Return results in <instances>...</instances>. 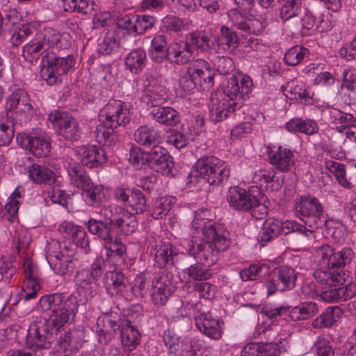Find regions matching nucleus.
Here are the masks:
<instances>
[{"label": "nucleus", "mask_w": 356, "mask_h": 356, "mask_svg": "<svg viewBox=\"0 0 356 356\" xmlns=\"http://www.w3.org/2000/svg\"><path fill=\"white\" fill-rule=\"evenodd\" d=\"M253 83L248 76L238 79L232 76L226 86L211 95L210 120L217 123L225 119H235L244 101L252 91Z\"/></svg>", "instance_id": "obj_1"}, {"label": "nucleus", "mask_w": 356, "mask_h": 356, "mask_svg": "<svg viewBox=\"0 0 356 356\" xmlns=\"http://www.w3.org/2000/svg\"><path fill=\"white\" fill-rule=\"evenodd\" d=\"M82 305L74 294L65 296L62 293H54L41 297L37 307L42 312L50 311L49 323L58 330L74 320Z\"/></svg>", "instance_id": "obj_2"}, {"label": "nucleus", "mask_w": 356, "mask_h": 356, "mask_svg": "<svg viewBox=\"0 0 356 356\" xmlns=\"http://www.w3.org/2000/svg\"><path fill=\"white\" fill-rule=\"evenodd\" d=\"M295 209L304 225L288 221L286 226L293 232L309 236L314 229H321L325 225L326 218L323 215V207L316 197L311 195L301 196L296 203Z\"/></svg>", "instance_id": "obj_3"}, {"label": "nucleus", "mask_w": 356, "mask_h": 356, "mask_svg": "<svg viewBox=\"0 0 356 356\" xmlns=\"http://www.w3.org/2000/svg\"><path fill=\"white\" fill-rule=\"evenodd\" d=\"M230 169L227 164L213 156H204L199 159L186 178L188 187H193L204 181L209 185L220 186L227 182Z\"/></svg>", "instance_id": "obj_4"}, {"label": "nucleus", "mask_w": 356, "mask_h": 356, "mask_svg": "<svg viewBox=\"0 0 356 356\" xmlns=\"http://www.w3.org/2000/svg\"><path fill=\"white\" fill-rule=\"evenodd\" d=\"M254 193H259L257 186L247 191L239 186L230 187L227 194V201L235 210L248 211L256 219L264 218L268 213V208L262 204Z\"/></svg>", "instance_id": "obj_5"}, {"label": "nucleus", "mask_w": 356, "mask_h": 356, "mask_svg": "<svg viewBox=\"0 0 356 356\" xmlns=\"http://www.w3.org/2000/svg\"><path fill=\"white\" fill-rule=\"evenodd\" d=\"M207 209L195 211L191 222L192 227L201 231L202 241L215 245L217 249L227 250L231 243L229 232L224 225L216 224L207 219Z\"/></svg>", "instance_id": "obj_6"}, {"label": "nucleus", "mask_w": 356, "mask_h": 356, "mask_svg": "<svg viewBox=\"0 0 356 356\" xmlns=\"http://www.w3.org/2000/svg\"><path fill=\"white\" fill-rule=\"evenodd\" d=\"M75 62L73 55L61 57L52 51L46 52L42 57L41 77L50 86L58 84L74 67Z\"/></svg>", "instance_id": "obj_7"}, {"label": "nucleus", "mask_w": 356, "mask_h": 356, "mask_svg": "<svg viewBox=\"0 0 356 356\" xmlns=\"http://www.w3.org/2000/svg\"><path fill=\"white\" fill-rule=\"evenodd\" d=\"M315 257L318 265L332 268H339L349 264L354 257V252L351 248H344L340 251H336L327 244L316 248Z\"/></svg>", "instance_id": "obj_8"}, {"label": "nucleus", "mask_w": 356, "mask_h": 356, "mask_svg": "<svg viewBox=\"0 0 356 356\" xmlns=\"http://www.w3.org/2000/svg\"><path fill=\"white\" fill-rule=\"evenodd\" d=\"M58 135L69 141H77L81 137V128L78 121L68 112L54 111L49 115Z\"/></svg>", "instance_id": "obj_9"}, {"label": "nucleus", "mask_w": 356, "mask_h": 356, "mask_svg": "<svg viewBox=\"0 0 356 356\" xmlns=\"http://www.w3.org/2000/svg\"><path fill=\"white\" fill-rule=\"evenodd\" d=\"M100 116L104 118L102 125L111 129L124 127L131 120L129 109L123 102L116 99L109 101L104 106Z\"/></svg>", "instance_id": "obj_10"}, {"label": "nucleus", "mask_w": 356, "mask_h": 356, "mask_svg": "<svg viewBox=\"0 0 356 356\" xmlns=\"http://www.w3.org/2000/svg\"><path fill=\"white\" fill-rule=\"evenodd\" d=\"M16 140L22 147L29 149L37 157H45L50 153L49 138L40 130L31 134L19 133L16 136Z\"/></svg>", "instance_id": "obj_11"}, {"label": "nucleus", "mask_w": 356, "mask_h": 356, "mask_svg": "<svg viewBox=\"0 0 356 356\" xmlns=\"http://www.w3.org/2000/svg\"><path fill=\"white\" fill-rule=\"evenodd\" d=\"M271 275L272 277L265 283L268 296H271L277 291L291 290L296 286L297 275L291 267L282 266L275 268Z\"/></svg>", "instance_id": "obj_12"}, {"label": "nucleus", "mask_w": 356, "mask_h": 356, "mask_svg": "<svg viewBox=\"0 0 356 356\" xmlns=\"http://www.w3.org/2000/svg\"><path fill=\"white\" fill-rule=\"evenodd\" d=\"M53 335L42 322L33 323L28 330L26 345L35 352L41 349H49L51 346Z\"/></svg>", "instance_id": "obj_13"}, {"label": "nucleus", "mask_w": 356, "mask_h": 356, "mask_svg": "<svg viewBox=\"0 0 356 356\" xmlns=\"http://www.w3.org/2000/svg\"><path fill=\"white\" fill-rule=\"evenodd\" d=\"M83 338V330L77 328L69 329L57 341L56 356H71L81 346Z\"/></svg>", "instance_id": "obj_14"}, {"label": "nucleus", "mask_w": 356, "mask_h": 356, "mask_svg": "<svg viewBox=\"0 0 356 356\" xmlns=\"http://www.w3.org/2000/svg\"><path fill=\"white\" fill-rule=\"evenodd\" d=\"M228 15L234 26L247 33L259 35L265 29L266 22L262 18H245L237 10H231Z\"/></svg>", "instance_id": "obj_15"}, {"label": "nucleus", "mask_w": 356, "mask_h": 356, "mask_svg": "<svg viewBox=\"0 0 356 356\" xmlns=\"http://www.w3.org/2000/svg\"><path fill=\"white\" fill-rule=\"evenodd\" d=\"M81 162L89 168H97L106 162L111 152L95 145L82 146L79 149Z\"/></svg>", "instance_id": "obj_16"}, {"label": "nucleus", "mask_w": 356, "mask_h": 356, "mask_svg": "<svg viewBox=\"0 0 356 356\" xmlns=\"http://www.w3.org/2000/svg\"><path fill=\"white\" fill-rule=\"evenodd\" d=\"M288 221L282 222L274 218L266 220L258 236V241L260 245H266V243L275 239L282 232L285 235L293 232V230L287 227Z\"/></svg>", "instance_id": "obj_17"}, {"label": "nucleus", "mask_w": 356, "mask_h": 356, "mask_svg": "<svg viewBox=\"0 0 356 356\" xmlns=\"http://www.w3.org/2000/svg\"><path fill=\"white\" fill-rule=\"evenodd\" d=\"M136 44V40L131 35L124 36L121 41H119L114 32H108L104 40L98 44L97 51L99 54L110 55L117 51L120 47L127 49Z\"/></svg>", "instance_id": "obj_18"}, {"label": "nucleus", "mask_w": 356, "mask_h": 356, "mask_svg": "<svg viewBox=\"0 0 356 356\" xmlns=\"http://www.w3.org/2000/svg\"><path fill=\"white\" fill-rule=\"evenodd\" d=\"M269 162L281 172H288L295 164L294 155L288 148L282 146L270 148L268 152Z\"/></svg>", "instance_id": "obj_19"}, {"label": "nucleus", "mask_w": 356, "mask_h": 356, "mask_svg": "<svg viewBox=\"0 0 356 356\" xmlns=\"http://www.w3.org/2000/svg\"><path fill=\"white\" fill-rule=\"evenodd\" d=\"M225 250L217 249L215 245L202 241L193 244L189 248L188 252L189 254L193 256L196 259L210 266L218 260L219 253Z\"/></svg>", "instance_id": "obj_20"}, {"label": "nucleus", "mask_w": 356, "mask_h": 356, "mask_svg": "<svg viewBox=\"0 0 356 356\" xmlns=\"http://www.w3.org/2000/svg\"><path fill=\"white\" fill-rule=\"evenodd\" d=\"M191 67L193 79L198 86V90H209L214 83L213 74L204 60H197Z\"/></svg>", "instance_id": "obj_21"}, {"label": "nucleus", "mask_w": 356, "mask_h": 356, "mask_svg": "<svg viewBox=\"0 0 356 356\" xmlns=\"http://www.w3.org/2000/svg\"><path fill=\"white\" fill-rule=\"evenodd\" d=\"M222 324L219 319L213 318L210 313H202L195 318V325L200 331L215 340L222 336Z\"/></svg>", "instance_id": "obj_22"}, {"label": "nucleus", "mask_w": 356, "mask_h": 356, "mask_svg": "<svg viewBox=\"0 0 356 356\" xmlns=\"http://www.w3.org/2000/svg\"><path fill=\"white\" fill-rule=\"evenodd\" d=\"M103 282L107 293L111 296H123L127 291L125 277L120 271H106Z\"/></svg>", "instance_id": "obj_23"}, {"label": "nucleus", "mask_w": 356, "mask_h": 356, "mask_svg": "<svg viewBox=\"0 0 356 356\" xmlns=\"http://www.w3.org/2000/svg\"><path fill=\"white\" fill-rule=\"evenodd\" d=\"M334 268L323 267L317 265L316 269L313 273V276L316 282L325 286H336L342 285L346 282V273L335 272Z\"/></svg>", "instance_id": "obj_24"}, {"label": "nucleus", "mask_w": 356, "mask_h": 356, "mask_svg": "<svg viewBox=\"0 0 356 356\" xmlns=\"http://www.w3.org/2000/svg\"><path fill=\"white\" fill-rule=\"evenodd\" d=\"M58 231L70 236L74 243L83 248L86 253L90 251L88 236L82 227L64 221L59 225Z\"/></svg>", "instance_id": "obj_25"}, {"label": "nucleus", "mask_w": 356, "mask_h": 356, "mask_svg": "<svg viewBox=\"0 0 356 356\" xmlns=\"http://www.w3.org/2000/svg\"><path fill=\"white\" fill-rule=\"evenodd\" d=\"M134 139L140 145L146 147H154L161 143V133L154 127L143 125L134 132Z\"/></svg>", "instance_id": "obj_26"}, {"label": "nucleus", "mask_w": 356, "mask_h": 356, "mask_svg": "<svg viewBox=\"0 0 356 356\" xmlns=\"http://www.w3.org/2000/svg\"><path fill=\"white\" fill-rule=\"evenodd\" d=\"M168 51V60L177 65L188 63L193 56V51L191 49L186 40L171 43Z\"/></svg>", "instance_id": "obj_27"}, {"label": "nucleus", "mask_w": 356, "mask_h": 356, "mask_svg": "<svg viewBox=\"0 0 356 356\" xmlns=\"http://www.w3.org/2000/svg\"><path fill=\"white\" fill-rule=\"evenodd\" d=\"M211 34L204 31L192 32L186 35L185 40L191 49H197L202 52L216 51L214 42L211 40Z\"/></svg>", "instance_id": "obj_28"}, {"label": "nucleus", "mask_w": 356, "mask_h": 356, "mask_svg": "<svg viewBox=\"0 0 356 356\" xmlns=\"http://www.w3.org/2000/svg\"><path fill=\"white\" fill-rule=\"evenodd\" d=\"M6 108L10 111L28 113L32 110V105L27 92L18 89L8 97L6 102Z\"/></svg>", "instance_id": "obj_29"}, {"label": "nucleus", "mask_w": 356, "mask_h": 356, "mask_svg": "<svg viewBox=\"0 0 356 356\" xmlns=\"http://www.w3.org/2000/svg\"><path fill=\"white\" fill-rule=\"evenodd\" d=\"M150 115L156 122L168 127L175 126L180 122L179 113L170 106L153 108Z\"/></svg>", "instance_id": "obj_30"}, {"label": "nucleus", "mask_w": 356, "mask_h": 356, "mask_svg": "<svg viewBox=\"0 0 356 356\" xmlns=\"http://www.w3.org/2000/svg\"><path fill=\"white\" fill-rule=\"evenodd\" d=\"M147 61L145 50L142 47L136 48L126 56L124 58L125 67L132 74H137L146 67Z\"/></svg>", "instance_id": "obj_31"}, {"label": "nucleus", "mask_w": 356, "mask_h": 356, "mask_svg": "<svg viewBox=\"0 0 356 356\" xmlns=\"http://www.w3.org/2000/svg\"><path fill=\"white\" fill-rule=\"evenodd\" d=\"M29 177L35 184L51 185L56 181L54 172L47 166L33 163L28 170Z\"/></svg>", "instance_id": "obj_32"}, {"label": "nucleus", "mask_w": 356, "mask_h": 356, "mask_svg": "<svg viewBox=\"0 0 356 356\" xmlns=\"http://www.w3.org/2000/svg\"><path fill=\"white\" fill-rule=\"evenodd\" d=\"M67 169L72 182L82 192L92 184L89 175L79 163L70 162Z\"/></svg>", "instance_id": "obj_33"}, {"label": "nucleus", "mask_w": 356, "mask_h": 356, "mask_svg": "<svg viewBox=\"0 0 356 356\" xmlns=\"http://www.w3.org/2000/svg\"><path fill=\"white\" fill-rule=\"evenodd\" d=\"M121 342L127 350H132L140 343V334L138 330L131 324V321L126 320L122 323L120 330Z\"/></svg>", "instance_id": "obj_34"}, {"label": "nucleus", "mask_w": 356, "mask_h": 356, "mask_svg": "<svg viewBox=\"0 0 356 356\" xmlns=\"http://www.w3.org/2000/svg\"><path fill=\"white\" fill-rule=\"evenodd\" d=\"M169 46L165 36L157 35L154 37L151 42V47L149 50L150 58L155 63H161L169 57Z\"/></svg>", "instance_id": "obj_35"}, {"label": "nucleus", "mask_w": 356, "mask_h": 356, "mask_svg": "<svg viewBox=\"0 0 356 356\" xmlns=\"http://www.w3.org/2000/svg\"><path fill=\"white\" fill-rule=\"evenodd\" d=\"M75 283L79 292L83 293L87 299L94 297L97 293L98 284L92 280L88 270L78 271L75 276Z\"/></svg>", "instance_id": "obj_36"}, {"label": "nucleus", "mask_w": 356, "mask_h": 356, "mask_svg": "<svg viewBox=\"0 0 356 356\" xmlns=\"http://www.w3.org/2000/svg\"><path fill=\"white\" fill-rule=\"evenodd\" d=\"M46 52H51V51H47L35 34L34 38L22 47V56L30 63L37 61Z\"/></svg>", "instance_id": "obj_37"}, {"label": "nucleus", "mask_w": 356, "mask_h": 356, "mask_svg": "<svg viewBox=\"0 0 356 356\" xmlns=\"http://www.w3.org/2000/svg\"><path fill=\"white\" fill-rule=\"evenodd\" d=\"M47 259L51 268L58 275H65L74 268L72 255H65L60 252L55 255L49 254Z\"/></svg>", "instance_id": "obj_38"}, {"label": "nucleus", "mask_w": 356, "mask_h": 356, "mask_svg": "<svg viewBox=\"0 0 356 356\" xmlns=\"http://www.w3.org/2000/svg\"><path fill=\"white\" fill-rule=\"evenodd\" d=\"M285 126L290 132L302 133L307 135L315 134L318 131L317 123L311 119L293 118Z\"/></svg>", "instance_id": "obj_39"}, {"label": "nucleus", "mask_w": 356, "mask_h": 356, "mask_svg": "<svg viewBox=\"0 0 356 356\" xmlns=\"http://www.w3.org/2000/svg\"><path fill=\"white\" fill-rule=\"evenodd\" d=\"M318 312L316 303L314 302H305L293 307L289 312V317L291 320L297 321L305 320L314 316Z\"/></svg>", "instance_id": "obj_40"}, {"label": "nucleus", "mask_w": 356, "mask_h": 356, "mask_svg": "<svg viewBox=\"0 0 356 356\" xmlns=\"http://www.w3.org/2000/svg\"><path fill=\"white\" fill-rule=\"evenodd\" d=\"M82 196L89 205L99 207L105 199L104 186L92 183L82 192Z\"/></svg>", "instance_id": "obj_41"}, {"label": "nucleus", "mask_w": 356, "mask_h": 356, "mask_svg": "<svg viewBox=\"0 0 356 356\" xmlns=\"http://www.w3.org/2000/svg\"><path fill=\"white\" fill-rule=\"evenodd\" d=\"M97 140L103 144L102 149H107L115 145L119 142V136L114 129L106 127L104 125H99L95 131Z\"/></svg>", "instance_id": "obj_42"}, {"label": "nucleus", "mask_w": 356, "mask_h": 356, "mask_svg": "<svg viewBox=\"0 0 356 356\" xmlns=\"http://www.w3.org/2000/svg\"><path fill=\"white\" fill-rule=\"evenodd\" d=\"M104 247L106 250V256L112 262L114 257H118L120 261H124V256L126 253V246L117 238L112 236L104 243Z\"/></svg>", "instance_id": "obj_43"}, {"label": "nucleus", "mask_w": 356, "mask_h": 356, "mask_svg": "<svg viewBox=\"0 0 356 356\" xmlns=\"http://www.w3.org/2000/svg\"><path fill=\"white\" fill-rule=\"evenodd\" d=\"M278 3H282L280 16L282 21L299 17L301 13V0H281Z\"/></svg>", "instance_id": "obj_44"}, {"label": "nucleus", "mask_w": 356, "mask_h": 356, "mask_svg": "<svg viewBox=\"0 0 356 356\" xmlns=\"http://www.w3.org/2000/svg\"><path fill=\"white\" fill-rule=\"evenodd\" d=\"M86 225L90 234L97 236L104 243L113 236L111 229V225L102 220L91 218L86 223Z\"/></svg>", "instance_id": "obj_45"}, {"label": "nucleus", "mask_w": 356, "mask_h": 356, "mask_svg": "<svg viewBox=\"0 0 356 356\" xmlns=\"http://www.w3.org/2000/svg\"><path fill=\"white\" fill-rule=\"evenodd\" d=\"M138 223L135 216L127 211L123 209L119 216V220L114 226L120 229L122 234L128 236L134 233L137 227Z\"/></svg>", "instance_id": "obj_46"}, {"label": "nucleus", "mask_w": 356, "mask_h": 356, "mask_svg": "<svg viewBox=\"0 0 356 356\" xmlns=\"http://www.w3.org/2000/svg\"><path fill=\"white\" fill-rule=\"evenodd\" d=\"M175 199L172 197H160L157 198L152 206V216L154 219H161L170 211Z\"/></svg>", "instance_id": "obj_47"}, {"label": "nucleus", "mask_w": 356, "mask_h": 356, "mask_svg": "<svg viewBox=\"0 0 356 356\" xmlns=\"http://www.w3.org/2000/svg\"><path fill=\"white\" fill-rule=\"evenodd\" d=\"M218 46L226 45L232 51L236 49L239 44V38L236 32L226 26H222L220 35L215 37Z\"/></svg>", "instance_id": "obj_48"}, {"label": "nucleus", "mask_w": 356, "mask_h": 356, "mask_svg": "<svg viewBox=\"0 0 356 356\" xmlns=\"http://www.w3.org/2000/svg\"><path fill=\"white\" fill-rule=\"evenodd\" d=\"M155 261V264L160 268L165 266L170 261L172 262L173 251L172 245L166 243L162 244L160 247L155 248L154 252L152 253Z\"/></svg>", "instance_id": "obj_49"}, {"label": "nucleus", "mask_w": 356, "mask_h": 356, "mask_svg": "<svg viewBox=\"0 0 356 356\" xmlns=\"http://www.w3.org/2000/svg\"><path fill=\"white\" fill-rule=\"evenodd\" d=\"M35 35L40 40L47 51H49V48H53L57 45L61 39L60 33L52 28L44 29L36 32Z\"/></svg>", "instance_id": "obj_50"}, {"label": "nucleus", "mask_w": 356, "mask_h": 356, "mask_svg": "<svg viewBox=\"0 0 356 356\" xmlns=\"http://www.w3.org/2000/svg\"><path fill=\"white\" fill-rule=\"evenodd\" d=\"M66 11L78 12L83 15L92 14L95 10L94 2L90 4L86 0H64Z\"/></svg>", "instance_id": "obj_51"}, {"label": "nucleus", "mask_w": 356, "mask_h": 356, "mask_svg": "<svg viewBox=\"0 0 356 356\" xmlns=\"http://www.w3.org/2000/svg\"><path fill=\"white\" fill-rule=\"evenodd\" d=\"M268 272V267L266 264H259L251 265L248 268L241 270L240 277L243 281L255 280L261 277Z\"/></svg>", "instance_id": "obj_52"}, {"label": "nucleus", "mask_w": 356, "mask_h": 356, "mask_svg": "<svg viewBox=\"0 0 356 356\" xmlns=\"http://www.w3.org/2000/svg\"><path fill=\"white\" fill-rule=\"evenodd\" d=\"M172 275L168 273H158L152 281L153 289L172 294L175 290L172 283Z\"/></svg>", "instance_id": "obj_53"}, {"label": "nucleus", "mask_w": 356, "mask_h": 356, "mask_svg": "<svg viewBox=\"0 0 356 356\" xmlns=\"http://www.w3.org/2000/svg\"><path fill=\"white\" fill-rule=\"evenodd\" d=\"M129 162L136 168L140 169L145 165L149 166V152H144L138 147L130 149Z\"/></svg>", "instance_id": "obj_54"}, {"label": "nucleus", "mask_w": 356, "mask_h": 356, "mask_svg": "<svg viewBox=\"0 0 356 356\" xmlns=\"http://www.w3.org/2000/svg\"><path fill=\"white\" fill-rule=\"evenodd\" d=\"M307 53L308 49L307 48L298 45L294 46L285 53L284 58L285 63L291 66L298 65Z\"/></svg>", "instance_id": "obj_55"}, {"label": "nucleus", "mask_w": 356, "mask_h": 356, "mask_svg": "<svg viewBox=\"0 0 356 356\" xmlns=\"http://www.w3.org/2000/svg\"><path fill=\"white\" fill-rule=\"evenodd\" d=\"M129 205L136 213H142L147 210V200L145 195L140 190L134 189L131 191Z\"/></svg>", "instance_id": "obj_56"}, {"label": "nucleus", "mask_w": 356, "mask_h": 356, "mask_svg": "<svg viewBox=\"0 0 356 356\" xmlns=\"http://www.w3.org/2000/svg\"><path fill=\"white\" fill-rule=\"evenodd\" d=\"M283 92L290 99H302L307 96L305 84L296 81L287 83Z\"/></svg>", "instance_id": "obj_57"}, {"label": "nucleus", "mask_w": 356, "mask_h": 356, "mask_svg": "<svg viewBox=\"0 0 356 356\" xmlns=\"http://www.w3.org/2000/svg\"><path fill=\"white\" fill-rule=\"evenodd\" d=\"M343 314L342 310L338 306L329 307L320 316L321 326L331 327Z\"/></svg>", "instance_id": "obj_58"}, {"label": "nucleus", "mask_w": 356, "mask_h": 356, "mask_svg": "<svg viewBox=\"0 0 356 356\" xmlns=\"http://www.w3.org/2000/svg\"><path fill=\"white\" fill-rule=\"evenodd\" d=\"M184 272L189 279L193 280H207L211 276L210 270L198 263L191 265L188 268H186Z\"/></svg>", "instance_id": "obj_59"}, {"label": "nucleus", "mask_w": 356, "mask_h": 356, "mask_svg": "<svg viewBox=\"0 0 356 356\" xmlns=\"http://www.w3.org/2000/svg\"><path fill=\"white\" fill-rule=\"evenodd\" d=\"M313 350L317 356H334L331 343L324 337H318L313 344Z\"/></svg>", "instance_id": "obj_60"}, {"label": "nucleus", "mask_w": 356, "mask_h": 356, "mask_svg": "<svg viewBox=\"0 0 356 356\" xmlns=\"http://www.w3.org/2000/svg\"><path fill=\"white\" fill-rule=\"evenodd\" d=\"M146 92L147 104L154 108L159 107L166 99V94L161 86L149 90Z\"/></svg>", "instance_id": "obj_61"}, {"label": "nucleus", "mask_w": 356, "mask_h": 356, "mask_svg": "<svg viewBox=\"0 0 356 356\" xmlns=\"http://www.w3.org/2000/svg\"><path fill=\"white\" fill-rule=\"evenodd\" d=\"M149 167L154 172L163 175H172V170L174 167L172 157L171 156H167V157L160 159L156 162L149 163Z\"/></svg>", "instance_id": "obj_62"}, {"label": "nucleus", "mask_w": 356, "mask_h": 356, "mask_svg": "<svg viewBox=\"0 0 356 356\" xmlns=\"http://www.w3.org/2000/svg\"><path fill=\"white\" fill-rule=\"evenodd\" d=\"M35 30L29 24H22L17 30H15L10 41L13 46L18 47L25 41L26 38L32 35Z\"/></svg>", "instance_id": "obj_63"}, {"label": "nucleus", "mask_w": 356, "mask_h": 356, "mask_svg": "<svg viewBox=\"0 0 356 356\" xmlns=\"http://www.w3.org/2000/svg\"><path fill=\"white\" fill-rule=\"evenodd\" d=\"M163 341L169 354L174 355L179 350L180 337L174 331L166 330L163 334Z\"/></svg>", "instance_id": "obj_64"}]
</instances>
